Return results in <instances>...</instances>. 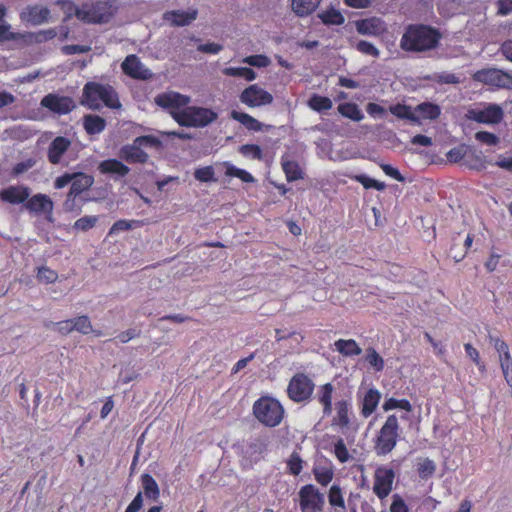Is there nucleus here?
<instances>
[{
  "label": "nucleus",
  "instance_id": "nucleus-50",
  "mask_svg": "<svg viewBox=\"0 0 512 512\" xmlns=\"http://www.w3.org/2000/svg\"><path fill=\"white\" fill-rule=\"evenodd\" d=\"M79 196L71 195L70 192L67 193L66 199L63 202V210L68 213H76L79 214L81 212V203L77 201Z\"/></svg>",
  "mask_w": 512,
  "mask_h": 512
},
{
  "label": "nucleus",
  "instance_id": "nucleus-57",
  "mask_svg": "<svg viewBox=\"0 0 512 512\" xmlns=\"http://www.w3.org/2000/svg\"><path fill=\"white\" fill-rule=\"evenodd\" d=\"M475 138L478 141H480L486 145H489V146L496 145L499 142V138L495 134L487 132V131L477 132L475 134Z\"/></svg>",
  "mask_w": 512,
  "mask_h": 512
},
{
  "label": "nucleus",
  "instance_id": "nucleus-63",
  "mask_svg": "<svg viewBox=\"0 0 512 512\" xmlns=\"http://www.w3.org/2000/svg\"><path fill=\"white\" fill-rule=\"evenodd\" d=\"M73 180V173H64L63 175L57 177L54 181L55 189H62L68 184H71Z\"/></svg>",
  "mask_w": 512,
  "mask_h": 512
},
{
  "label": "nucleus",
  "instance_id": "nucleus-4",
  "mask_svg": "<svg viewBox=\"0 0 512 512\" xmlns=\"http://www.w3.org/2000/svg\"><path fill=\"white\" fill-rule=\"evenodd\" d=\"M162 142L154 135H143L136 137L131 144L121 147L119 151L120 159L131 164H145L148 162L149 155L143 148L151 147L159 149Z\"/></svg>",
  "mask_w": 512,
  "mask_h": 512
},
{
  "label": "nucleus",
  "instance_id": "nucleus-15",
  "mask_svg": "<svg viewBox=\"0 0 512 512\" xmlns=\"http://www.w3.org/2000/svg\"><path fill=\"white\" fill-rule=\"evenodd\" d=\"M41 105L48 110L57 114H68L74 108V102L70 97L58 96L56 94H48L41 100Z\"/></svg>",
  "mask_w": 512,
  "mask_h": 512
},
{
  "label": "nucleus",
  "instance_id": "nucleus-32",
  "mask_svg": "<svg viewBox=\"0 0 512 512\" xmlns=\"http://www.w3.org/2000/svg\"><path fill=\"white\" fill-rule=\"evenodd\" d=\"M319 4L320 0H292L291 7L296 15L303 17L314 12Z\"/></svg>",
  "mask_w": 512,
  "mask_h": 512
},
{
  "label": "nucleus",
  "instance_id": "nucleus-43",
  "mask_svg": "<svg viewBox=\"0 0 512 512\" xmlns=\"http://www.w3.org/2000/svg\"><path fill=\"white\" fill-rule=\"evenodd\" d=\"M382 408L386 412L393 409H403L407 412L412 411V405L407 399H396L394 397L387 398Z\"/></svg>",
  "mask_w": 512,
  "mask_h": 512
},
{
  "label": "nucleus",
  "instance_id": "nucleus-13",
  "mask_svg": "<svg viewBox=\"0 0 512 512\" xmlns=\"http://www.w3.org/2000/svg\"><path fill=\"white\" fill-rule=\"evenodd\" d=\"M351 405L347 400H339L335 403L329 427L336 432L344 433L350 425Z\"/></svg>",
  "mask_w": 512,
  "mask_h": 512
},
{
  "label": "nucleus",
  "instance_id": "nucleus-64",
  "mask_svg": "<svg viewBox=\"0 0 512 512\" xmlns=\"http://www.w3.org/2000/svg\"><path fill=\"white\" fill-rule=\"evenodd\" d=\"M391 512H408L407 506L404 501L399 497L395 496L390 506Z\"/></svg>",
  "mask_w": 512,
  "mask_h": 512
},
{
  "label": "nucleus",
  "instance_id": "nucleus-39",
  "mask_svg": "<svg viewBox=\"0 0 512 512\" xmlns=\"http://www.w3.org/2000/svg\"><path fill=\"white\" fill-rule=\"evenodd\" d=\"M222 72L226 76L242 77L247 81H253L256 79L255 71L248 67H226Z\"/></svg>",
  "mask_w": 512,
  "mask_h": 512
},
{
  "label": "nucleus",
  "instance_id": "nucleus-46",
  "mask_svg": "<svg viewBox=\"0 0 512 512\" xmlns=\"http://www.w3.org/2000/svg\"><path fill=\"white\" fill-rule=\"evenodd\" d=\"M390 112L398 118L409 119L413 122H418V118L416 117L414 110H412L409 106L397 104L390 107Z\"/></svg>",
  "mask_w": 512,
  "mask_h": 512
},
{
  "label": "nucleus",
  "instance_id": "nucleus-11",
  "mask_svg": "<svg viewBox=\"0 0 512 512\" xmlns=\"http://www.w3.org/2000/svg\"><path fill=\"white\" fill-rule=\"evenodd\" d=\"M239 99L241 103L251 108L270 105L273 102L272 94L257 84H252L245 88L241 92Z\"/></svg>",
  "mask_w": 512,
  "mask_h": 512
},
{
  "label": "nucleus",
  "instance_id": "nucleus-3",
  "mask_svg": "<svg viewBox=\"0 0 512 512\" xmlns=\"http://www.w3.org/2000/svg\"><path fill=\"white\" fill-rule=\"evenodd\" d=\"M254 417L262 425L274 428L281 424L285 416L283 405L271 396H261L252 407Z\"/></svg>",
  "mask_w": 512,
  "mask_h": 512
},
{
  "label": "nucleus",
  "instance_id": "nucleus-37",
  "mask_svg": "<svg viewBox=\"0 0 512 512\" xmlns=\"http://www.w3.org/2000/svg\"><path fill=\"white\" fill-rule=\"evenodd\" d=\"M59 4L61 5V8L65 14L64 21H68L75 16L82 22V17L84 15V3L81 7L76 6L72 1L69 0L60 1Z\"/></svg>",
  "mask_w": 512,
  "mask_h": 512
},
{
  "label": "nucleus",
  "instance_id": "nucleus-6",
  "mask_svg": "<svg viewBox=\"0 0 512 512\" xmlns=\"http://www.w3.org/2000/svg\"><path fill=\"white\" fill-rule=\"evenodd\" d=\"M399 423L397 417L389 415L380 428L375 440L374 450L378 456L389 454L396 446L398 439Z\"/></svg>",
  "mask_w": 512,
  "mask_h": 512
},
{
  "label": "nucleus",
  "instance_id": "nucleus-10",
  "mask_svg": "<svg viewBox=\"0 0 512 512\" xmlns=\"http://www.w3.org/2000/svg\"><path fill=\"white\" fill-rule=\"evenodd\" d=\"M473 79L498 88L512 89V75L500 69H482L473 74Z\"/></svg>",
  "mask_w": 512,
  "mask_h": 512
},
{
  "label": "nucleus",
  "instance_id": "nucleus-8",
  "mask_svg": "<svg viewBox=\"0 0 512 512\" xmlns=\"http://www.w3.org/2000/svg\"><path fill=\"white\" fill-rule=\"evenodd\" d=\"M143 492H138L124 512H139L143 506V495L151 501H157L160 497V488L156 480L148 473L140 477Z\"/></svg>",
  "mask_w": 512,
  "mask_h": 512
},
{
  "label": "nucleus",
  "instance_id": "nucleus-56",
  "mask_svg": "<svg viewBox=\"0 0 512 512\" xmlns=\"http://www.w3.org/2000/svg\"><path fill=\"white\" fill-rule=\"evenodd\" d=\"M466 151H467V147L464 145H461V146L454 147L451 150H449L446 156L450 162L456 163L464 158V156L466 155Z\"/></svg>",
  "mask_w": 512,
  "mask_h": 512
},
{
  "label": "nucleus",
  "instance_id": "nucleus-41",
  "mask_svg": "<svg viewBox=\"0 0 512 512\" xmlns=\"http://www.w3.org/2000/svg\"><path fill=\"white\" fill-rule=\"evenodd\" d=\"M225 167H226V171H225L226 176L237 177L245 183H253L255 181V178L244 169L238 168L228 162L225 163Z\"/></svg>",
  "mask_w": 512,
  "mask_h": 512
},
{
  "label": "nucleus",
  "instance_id": "nucleus-38",
  "mask_svg": "<svg viewBox=\"0 0 512 512\" xmlns=\"http://www.w3.org/2000/svg\"><path fill=\"white\" fill-rule=\"evenodd\" d=\"M328 501L329 504L335 509L340 510L341 512H344L345 507V501L342 489L338 485L331 486L329 493H328Z\"/></svg>",
  "mask_w": 512,
  "mask_h": 512
},
{
  "label": "nucleus",
  "instance_id": "nucleus-45",
  "mask_svg": "<svg viewBox=\"0 0 512 512\" xmlns=\"http://www.w3.org/2000/svg\"><path fill=\"white\" fill-rule=\"evenodd\" d=\"M334 386L330 383L322 386V404H323V414L330 415L332 414V393L334 392Z\"/></svg>",
  "mask_w": 512,
  "mask_h": 512
},
{
  "label": "nucleus",
  "instance_id": "nucleus-21",
  "mask_svg": "<svg viewBox=\"0 0 512 512\" xmlns=\"http://www.w3.org/2000/svg\"><path fill=\"white\" fill-rule=\"evenodd\" d=\"M324 440V448L331 452L340 463H346L352 459L343 438L326 434Z\"/></svg>",
  "mask_w": 512,
  "mask_h": 512
},
{
  "label": "nucleus",
  "instance_id": "nucleus-20",
  "mask_svg": "<svg viewBox=\"0 0 512 512\" xmlns=\"http://www.w3.org/2000/svg\"><path fill=\"white\" fill-rule=\"evenodd\" d=\"M503 110L497 104H489L483 109L472 112L471 118L479 123L498 124L503 119Z\"/></svg>",
  "mask_w": 512,
  "mask_h": 512
},
{
  "label": "nucleus",
  "instance_id": "nucleus-17",
  "mask_svg": "<svg viewBox=\"0 0 512 512\" xmlns=\"http://www.w3.org/2000/svg\"><path fill=\"white\" fill-rule=\"evenodd\" d=\"M299 497L302 512H317L320 509V492L313 485L303 486Z\"/></svg>",
  "mask_w": 512,
  "mask_h": 512
},
{
  "label": "nucleus",
  "instance_id": "nucleus-35",
  "mask_svg": "<svg viewBox=\"0 0 512 512\" xmlns=\"http://www.w3.org/2000/svg\"><path fill=\"white\" fill-rule=\"evenodd\" d=\"M50 10L47 7L33 6L28 10V21L33 25H40L49 20Z\"/></svg>",
  "mask_w": 512,
  "mask_h": 512
},
{
  "label": "nucleus",
  "instance_id": "nucleus-34",
  "mask_svg": "<svg viewBox=\"0 0 512 512\" xmlns=\"http://www.w3.org/2000/svg\"><path fill=\"white\" fill-rule=\"evenodd\" d=\"M71 320H72V323H73L74 331H77V332H79L81 334H84V335H87V334H89L91 332H94V334L97 337L102 336V331H100V330H95L94 331L92 329V324H91V321H90L88 316L82 315V316H78L76 318H73Z\"/></svg>",
  "mask_w": 512,
  "mask_h": 512
},
{
  "label": "nucleus",
  "instance_id": "nucleus-27",
  "mask_svg": "<svg viewBox=\"0 0 512 512\" xmlns=\"http://www.w3.org/2000/svg\"><path fill=\"white\" fill-rule=\"evenodd\" d=\"M94 184V177L92 175L75 172L73 173V180L69 189L71 195L81 196L82 193L88 191Z\"/></svg>",
  "mask_w": 512,
  "mask_h": 512
},
{
  "label": "nucleus",
  "instance_id": "nucleus-16",
  "mask_svg": "<svg viewBox=\"0 0 512 512\" xmlns=\"http://www.w3.org/2000/svg\"><path fill=\"white\" fill-rule=\"evenodd\" d=\"M155 103L170 111L182 110L190 103V97L178 92H165L156 96Z\"/></svg>",
  "mask_w": 512,
  "mask_h": 512
},
{
  "label": "nucleus",
  "instance_id": "nucleus-61",
  "mask_svg": "<svg viewBox=\"0 0 512 512\" xmlns=\"http://www.w3.org/2000/svg\"><path fill=\"white\" fill-rule=\"evenodd\" d=\"M132 223L133 221H127L124 219L118 220L110 228L109 234L130 230L132 229Z\"/></svg>",
  "mask_w": 512,
  "mask_h": 512
},
{
  "label": "nucleus",
  "instance_id": "nucleus-48",
  "mask_svg": "<svg viewBox=\"0 0 512 512\" xmlns=\"http://www.w3.org/2000/svg\"><path fill=\"white\" fill-rule=\"evenodd\" d=\"M288 473L297 476L303 469V460L297 452H293L286 461Z\"/></svg>",
  "mask_w": 512,
  "mask_h": 512
},
{
  "label": "nucleus",
  "instance_id": "nucleus-47",
  "mask_svg": "<svg viewBox=\"0 0 512 512\" xmlns=\"http://www.w3.org/2000/svg\"><path fill=\"white\" fill-rule=\"evenodd\" d=\"M36 278L40 283L52 284L57 281L58 274L47 266H41L38 268Z\"/></svg>",
  "mask_w": 512,
  "mask_h": 512
},
{
  "label": "nucleus",
  "instance_id": "nucleus-23",
  "mask_svg": "<svg viewBox=\"0 0 512 512\" xmlns=\"http://www.w3.org/2000/svg\"><path fill=\"white\" fill-rule=\"evenodd\" d=\"M381 393L376 388L368 389L363 396H359L360 412L364 418L370 417L377 409Z\"/></svg>",
  "mask_w": 512,
  "mask_h": 512
},
{
  "label": "nucleus",
  "instance_id": "nucleus-2",
  "mask_svg": "<svg viewBox=\"0 0 512 512\" xmlns=\"http://www.w3.org/2000/svg\"><path fill=\"white\" fill-rule=\"evenodd\" d=\"M440 35L425 25L409 26L400 40V47L405 51L424 52L434 49L439 42Z\"/></svg>",
  "mask_w": 512,
  "mask_h": 512
},
{
  "label": "nucleus",
  "instance_id": "nucleus-49",
  "mask_svg": "<svg viewBox=\"0 0 512 512\" xmlns=\"http://www.w3.org/2000/svg\"><path fill=\"white\" fill-rule=\"evenodd\" d=\"M239 151L245 157H249L255 160L263 159L262 149L257 144H244L239 148Z\"/></svg>",
  "mask_w": 512,
  "mask_h": 512
},
{
  "label": "nucleus",
  "instance_id": "nucleus-30",
  "mask_svg": "<svg viewBox=\"0 0 512 512\" xmlns=\"http://www.w3.org/2000/svg\"><path fill=\"white\" fill-rule=\"evenodd\" d=\"M414 113L418 118V122L426 119L434 120L439 117L441 109L436 104L425 102L417 105L414 109Z\"/></svg>",
  "mask_w": 512,
  "mask_h": 512
},
{
  "label": "nucleus",
  "instance_id": "nucleus-31",
  "mask_svg": "<svg viewBox=\"0 0 512 512\" xmlns=\"http://www.w3.org/2000/svg\"><path fill=\"white\" fill-rule=\"evenodd\" d=\"M231 118L241 123L249 131L258 132L263 128V124L261 122L245 112L233 110L231 112Z\"/></svg>",
  "mask_w": 512,
  "mask_h": 512
},
{
  "label": "nucleus",
  "instance_id": "nucleus-55",
  "mask_svg": "<svg viewBox=\"0 0 512 512\" xmlns=\"http://www.w3.org/2000/svg\"><path fill=\"white\" fill-rule=\"evenodd\" d=\"M356 48L359 52L372 57H378L380 54L379 50L372 43L365 40L359 41Z\"/></svg>",
  "mask_w": 512,
  "mask_h": 512
},
{
  "label": "nucleus",
  "instance_id": "nucleus-51",
  "mask_svg": "<svg viewBox=\"0 0 512 512\" xmlns=\"http://www.w3.org/2000/svg\"><path fill=\"white\" fill-rule=\"evenodd\" d=\"M435 470H436V465H435L434 461H432L428 458L423 459L418 464V473L421 478L431 477L434 474Z\"/></svg>",
  "mask_w": 512,
  "mask_h": 512
},
{
  "label": "nucleus",
  "instance_id": "nucleus-33",
  "mask_svg": "<svg viewBox=\"0 0 512 512\" xmlns=\"http://www.w3.org/2000/svg\"><path fill=\"white\" fill-rule=\"evenodd\" d=\"M338 112L343 116L352 121L359 122L364 118V114L360 110L359 106L355 103H342L337 107Z\"/></svg>",
  "mask_w": 512,
  "mask_h": 512
},
{
  "label": "nucleus",
  "instance_id": "nucleus-58",
  "mask_svg": "<svg viewBox=\"0 0 512 512\" xmlns=\"http://www.w3.org/2000/svg\"><path fill=\"white\" fill-rule=\"evenodd\" d=\"M243 62L255 67H264L268 64V58L264 55H251L245 57Z\"/></svg>",
  "mask_w": 512,
  "mask_h": 512
},
{
  "label": "nucleus",
  "instance_id": "nucleus-60",
  "mask_svg": "<svg viewBox=\"0 0 512 512\" xmlns=\"http://www.w3.org/2000/svg\"><path fill=\"white\" fill-rule=\"evenodd\" d=\"M223 49V46L218 43H205L200 44L197 50L201 53L206 54H218Z\"/></svg>",
  "mask_w": 512,
  "mask_h": 512
},
{
  "label": "nucleus",
  "instance_id": "nucleus-29",
  "mask_svg": "<svg viewBox=\"0 0 512 512\" xmlns=\"http://www.w3.org/2000/svg\"><path fill=\"white\" fill-rule=\"evenodd\" d=\"M333 345L335 350L345 357H353L362 353V349L354 339H339Z\"/></svg>",
  "mask_w": 512,
  "mask_h": 512
},
{
  "label": "nucleus",
  "instance_id": "nucleus-1",
  "mask_svg": "<svg viewBox=\"0 0 512 512\" xmlns=\"http://www.w3.org/2000/svg\"><path fill=\"white\" fill-rule=\"evenodd\" d=\"M81 103L92 110L100 109L101 104L110 109H119L122 106L113 86L94 81L84 85Z\"/></svg>",
  "mask_w": 512,
  "mask_h": 512
},
{
  "label": "nucleus",
  "instance_id": "nucleus-14",
  "mask_svg": "<svg viewBox=\"0 0 512 512\" xmlns=\"http://www.w3.org/2000/svg\"><path fill=\"white\" fill-rule=\"evenodd\" d=\"M25 208L35 214H46L47 220L52 221L54 203L51 198L42 193L33 195L26 200Z\"/></svg>",
  "mask_w": 512,
  "mask_h": 512
},
{
  "label": "nucleus",
  "instance_id": "nucleus-42",
  "mask_svg": "<svg viewBox=\"0 0 512 512\" xmlns=\"http://www.w3.org/2000/svg\"><path fill=\"white\" fill-rule=\"evenodd\" d=\"M365 361L376 371L380 372L384 369V359L379 353L373 348L369 347L366 349Z\"/></svg>",
  "mask_w": 512,
  "mask_h": 512
},
{
  "label": "nucleus",
  "instance_id": "nucleus-5",
  "mask_svg": "<svg viewBox=\"0 0 512 512\" xmlns=\"http://www.w3.org/2000/svg\"><path fill=\"white\" fill-rule=\"evenodd\" d=\"M172 118L184 127H205L217 119V113L211 109L187 106L182 110L170 111Z\"/></svg>",
  "mask_w": 512,
  "mask_h": 512
},
{
  "label": "nucleus",
  "instance_id": "nucleus-54",
  "mask_svg": "<svg viewBox=\"0 0 512 512\" xmlns=\"http://www.w3.org/2000/svg\"><path fill=\"white\" fill-rule=\"evenodd\" d=\"M194 176L200 182L215 181L214 169L212 166H206L196 169L194 172Z\"/></svg>",
  "mask_w": 512,
  "mask_h": 512
},
{
  "label": "nucleus",
  "instance_id": "nucleus-52",
  "mask_svg": "<svg viewBox=\"0 0 512 512\" xmlns=\"http://www.w3.org/2000/svg\"><path fill=\"white\" fill-rule=\"evenodd\" d=\"M356 180L359 183H361L364 186V188H366V189L374 188L378 191H382L386 188V185L384 182H380V181L370 178L366 175H358V176H356Z\"/></svg>",
  "mask_w": 512,
  "mask_h": 512
},
{
  "label": "nucleus",
  "instance_id": "nucleus-12",
  "mask_svg": "<svg viewBox=\"0 0 512 512\" xmlns=\"http://www.w3.org/2000/svg\"><path fill=\"white\" fill-rule=\"evenodd\" d=\"M395 472L392 468L380 466L374 473L373 492L379 499L386 498L393 489Z\"/></svg>",
  "mask_w": 512,
  "mask_h": 512
},
{
  "label": "nucleus",
  "instance_id": "nucleus-40",
  "mask_svg": "<svg viewBox=\"0 0 512 512\" xmlns=\"http://www.w3.org/2000/svg\"><path fill=\"white\" fill-rule=\"evenodd\" d=\"M281 164L282 169L289 182L302 178V171L299 167V164L296 161L282 159Z\"/></svg>",
  "mask_w": 512,
  "mask_h": 512
},
{
  "label": "nucleus",
  "instance_id": "nucleus-59",
  "mask_svg": "<svg viewBox=\"0 0 512 512\" xmlns=\"http://www.w3.org/2000/svg\"><path fill=\"white\" fill-rule=\"evenodd\" d=\"M464 348H465V351H466V354L468 357L471 358V360L480 368V369H483L484 368V365L483 363L481 362L480 360V355H479V352L477 351L476 348H474L470 343H466L464 345Z\"/></svg>",
  "mask_w": 512,
  "mask_h": 512
},
{
  "label": "nucleus",
  "instance_id": "nucleus-18",
  "mask_svg": "<svg viewBox=\"0 0 512 512\" xmlns=\"http://www.w3.org/2000/svg\"><path fill=\"white\" fill-rule=\"evenodd\" d=\"M121 67L123 72L133 79L147 80L152 76L150 70L144 68L139 58L133 54L125 58Z\"/></svg>",
  "mask_w": 512,
  "mask_h": 512
},
{
  "label": "nucleus",
  "instance_id": "nucleus-26",
  "mask_svg": "<svg viewBox=\"0 0 512 512\" xmlns=\"http://www.w3.org/2000/svg\"><path fill=\"white\" fill-rule=\"evenodd\" d=\"M98 170L104 175H117L125 177L129 174L130 168L118 159H106L99 163Z\"/></svg>",
  "mask_w": 512,
  "mask_h": 512
},
{
  "label": "nucleus",
  "instance_id": "nucleus-19",
  "mask_svg": "<svg viewBox=\"0 0 512 512\" xmlns=\"http://www.w3.org/2000/svg\"><path fill=\"white\" fill-rule=\"evenodd\" d=\"M356 30L359 34L369 36H380L387 32L385 21L378 17H370L361 19L355 23Z\"/></svg>",
  "mask_w": 512,
  "mask_h": 512
},
{
  "label": "nucleus",
  "instance_id": "nucleus-62",
  "mask_svg": "<svg viewBox=\"0 0 512 512\" xmlns=\"http://www.w3.org/2000/svg\"><path fill=\"white\" fill-rule=\"evenodd\" d=\"M380 167L387 176H390L399 182L404 181V177L400 174L398 169L394 168L393 166L389 164H381Z\"/></svg>",
  "mask_w": 512,
  "mask_h": 512
},
{
  "label": "nucleus",
  "instance_id": "nucleus-7",
  "mask_svg": "<svg viewBox=\"0 0 512 512\" xmlns=\"http://www.w3.org/2000/svg\"><path fill=\"white\" fill-rule=\"evenodd\" d=\"M113 0H95L84 3L82 22L88 24L107 23L116 13Z\"/></svg>",
  "mask_w": 512,
  "mask_h": 512
},
{
  "label": "nucleus",
  "instance_id": "nucleus-28",
  "mask_svg": "<svg viewBox=\"0 0 512 512\" xmlns=\"http://www.w3.org/2000/svg\"><path fill=\"white\" fill-rule=\"evenodd\" d=\"M106 126V120L99 115L87 114L83 117V128L88 135L100 134Z\"/></svg>",
  "mask_w": 512,
  "mask_h": 512
},
{
  "label": "nucleus",
  "instance_id": "nucleus-9",
  "mask_svg": "<svg viewBox=\"0 0 512 512\" xmlns=\"http://www.w3.org/2000/svg\"><path fill=\"white\" fill-rule=\"evenodd\" d=\"M314 391L313 381L304 373H296L289 381L287 395L290 400L299 403L312 396Z\"/></svg>",
  "mask_w": 512,
  "mask_h": 512
},
{
  "label": "nucleus",
  "instance_id": "nucleus-36",
  "mask_svg": "<svg viewBox=\"0 0 512 512\" xmlns=\"http://www.w3.org/2000/svg\"><path fill=\"white\" fill-rule=\"evenodd\" d=\"M32 39L31 33H20V32H12L10 31L9 24H0V42L4 41H27Z\"/></svg>",
  "mask_w": 512,
  "mask_h": 512
},
{
  "label": "nucleus",
  "instance_id": "nucleus-53",
  "mask_svg": "<svg viewBox=\"0 0 512 512\" xmlns=\"http://www.w3.org/2000/svg\"><path fill=\"white\" fill-rule=\"evenodd\" d=\"M98 221L96 216H84L79 218L74 223V228L81 231H88L92 229Z\"/></svg>",
  "mask_w": 512,
  "mask_h": 512
},
{
  "label": "nucleus",
  "instance_id": "nucleus-24",
  "mask_svg": "<svg viewBox=\"0 0 512 512\" xmlns=\"http://www.w3.org/2000/svg\"><path fill=\"white\" fill-rule=\"evenodd\" d=\"M71 146V141L63 136H57L50 143L47 150V159L53 164L57 165L61 162L63 155L68 151Z\"/></svg>",
  "mask_w": 512,
  "mask_h": 512
},
{
  "label": "nucleus",
  "instance_id": "nucleus-25",
  "mask_svg": "<svg viewBox=\"0 0 512 512\" xmlns=\"http://www.w3.org/2000/svg\"><path fill=\"white\" fill-rule=\"evenodd\" d=\"M198 11L196 9L172 10L164 13V20L169 22L172 26L182 27L189 25L197 18Z\"/></svg>",
  "mask_w": 512,
  "mask_h": 512
},
{
  "label": "nucleus",
  "instance_id": "nucleus-22",
  "mask_svg": "<svg viewBox=\"0 0 512 512\" xmlns=\"http://www.w3.org/2000/svg\"><path fill=\"white\" fill-rule=\"evenodd\" d=\"M29 196L30 189L27 186H9L0 190V200L13 205L25 204Z\"/></svg>",
  "mask_w": 512,
  "mask_h": 512
},
{
  "label": "nucleus",
  "instance_id": "nucleus-44",
  "mask_svg": "<svg viewBox=\"0 0 512 512\" xmlns=\"http://www.w3.org/2000/svg\"><path fill=\"white\" fill-rule=\"evenodd\" d=\"M345 21L342 13L335 9L329 8L322 12V23L327 25H341Z\"/></svg>",
  "mask_w": 512,
  "mask_h": 512
}]
</instances>
